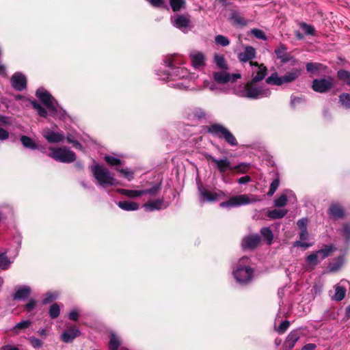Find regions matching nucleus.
I'll return each mask as SVG.
<instances>
[{"label":"nucleus","mask_w":350,"mask_h":350,"mask_svg":"<svg viewBox=\"0 0 350 350\" xmlns=\"http://www.w3.org/2000/svg\"><path fill=\"white\" fill-rule=\"evenodd\" d=\"M36 96L46 107L51 115L57 113V110L53 102L55 99L48 91L43 88H39L36 90Z\"/></svg>","instance_id":"nucleus-5"},{"label":"nucleus","mask_w":350,"mask_h":350,"mask_svg":"<svg viewBox=\"0 0 350 350\" xmlns=\"http://www.w3.org/2000/svg\"><path fill=\"white\" fill-rule=\"evenodd\" d=\"M251 33L258 39H260L262 40H267V37L265 35V32L259 29H252L251 30Z\"/></svg>","instance_id":"nucleus-48"},{"label":"nucleus","mask_w":350,"mask_h":350,"mask_svg":"<svg viewBox=\"0 0 350 350\" xmlns=\"http://www.w3.org/2000/svg\"><path fill=\"white\" fill-rule=\"evenodd\" d=\"M250 203L249 197L245 195L234 196L229 198L228 200L222 202L219 206L221 207H234Z\"/></svg>","instance_id":"nucleus-9"},{"label":"nucleus","mask_w":350,"mask_h":350,"mask_svg":"<svg viewBox=\"0 0 350 350\" xmlns=\"http://www.w3.org/2000/svg\"><path fill=\"white\" fill-rule=\"evenodd\" d=\"M36 305L37 301L33 299H31L25 305H24L23 310L24 311L29 313L36 308Z\"/></svg>","instance_id":"nucleus-50"},{"label":"nucleus","mask_w":350,"mask_h":350,"mask_svg":"<svg viewBox=\"0 0 350 350\" xmlns=\"http://www.w3.org/2000/svg\"><path fill=\"white\" fill-rule=\"evenodd\" d=\"M21 142L23 144V146L26 148L31 150H36L38 148L37 144L35 143V142L29 137L26 135H22L21 137Z\"/></svg>","instance_id":"nucleus-28"},{"label":"nucleus","mask_w":350,"mask_h":350,"mask_svg":"<svg viewBox=\"0 0 350 350\" xmlns=\"http://www.w3.org/2000/svg\"><path fill=\"white\" fill-rule=\"evenodd\" d=\"M338 77L340 80L344 81L348 85H350V72H348L347 70H339L338 72Z\"/></svg>","instance_id":"nucleus-46"},{"label":"nucleus","mask_w":350,"mask_h":350,"mask_svg":"<svg viewBox=\"0 0 350 350\" xmlns=\"http://www.w3.org/2000/svg\"><path fill=\"white\" fill-rule=\"evenodd\" d=\"M51 156L55 161L62 163H68L74 162L76 160L75 153L66 147L53 149Z\"/></svg>","instance_id":"nucleus-6"},{"label":"nucleus","mask_w":350,"mask_h":350,"mask_svg":"<svg viewBox=\"0 0 350 350\" xmlns=\"http://www.w3.org/2000/svg\"><path fill=\"white\" fill-rule=\"evenodd\" d=\"M105 161L111 166H116L122 164V161L120 159L109 155L105 157Z\"/></svg>","instance_id":"nucleus-45"},{"label":"nucleus","mask_w":350,"mask_h":350,"mask_svg":"<svg viewBox=\"0 0 350 350\" xmlns=\"http://www.w3.org/2000/svg\"><path fill=\"white\" fill-rule=\"evenodd\" d=\"M342 233L346 237V238L349 239L350 237V225L345 224L343 226Z\"/></svg>","instance_id":"nucleus-64"},{"label":"nucleus","mask_w":350,"mask_h":350,"mask_svg":"<svg viewBox=\"0 0 350 350\" xmlns=\"http://www.w3.org/2000/svg\"><path fill=\"white\" fill-rule=\"evenodd\" d=\"M335 288V293L333 296V299L340 301L342 300L346 294V288L344 286H341L339 285H336L334 286Z\"/></svg>","instance_id":"nucleus-31"},{"label":"nucleus","mask_w":350,"mask_h":350,"mask_svg":"<svg viewBox=\"0 0 350 350\" xmlns=\"http://www.w3.org/2000/svg\"><path fill=\"white\" fill-rule=\"evenodd\" d=\"M308 219L302 218L297 221V225L300 230H307Z\"/></svg>","instance_id":"nucleus-58"},{"label":"nucleus","mask_w":350,"mask_h":350,"mask_svg":"<svg viewBox=\"0 0 350 350\" xmlns=\"http://www.w3.org/2000/svg\"><path fill=\"white\" fill-rule=\"evenodd\" d=\"M287 200L286 195L282 194L275 200L274 204L277 207H282L286 204Z\"/></svg>","instance_id":"nucleus-49"},{"label":"nucleus","mask_w":350,"mask_h":350,"mask_svg":"<svg viewBox=\"0 0 350 350\" xmlns=\"http://www.w3.org/2000/svg\"><path fill=\"white\" fill-rule=\"evenodd\" d=\"M170 5L173 12H176L181 9L185 8L186 5L185 0H169Z\"/></svg>","instance_id":"nucleus-33"},{"label":"nucleus","mask_w":350,"mask_h":350,"mask_svg":"<svg viewBox=\"0 0 350 350\" xmlns=\"http://www.w3.org/2000/svg\"><path fill=\"white\" fill-rule=\"evenodd\" d=\"M328 256V245H325L323 250L317 251L308 255L306 261L311 267L310 269H313L314 267L321 260L325 259Z\"/></svg>","instance_id":"nucleus-8"},{"label":"nucleus","mask_w":350,"mask_h":350,"mask_svg":"<svg viewBox=\"0 0 350 350\" xmlns=\"http://www.w3.org/2000/svg\"><path fill=\"white\" fill-rule=\"evenodd\" d=\"M60 314V308L57 303L53 304L49 310V314L53 319L57 318Z\"/></svg>","instance_id":"nucleus-42"},{"label":"nucleus","mask_w":350,"mask_h":350,"mask_svg":"<svg viewBox=\"0 0 350 350\" xmlns=\"http://www.w3.org/2000/svg\"><path fill=\"white\" fill-rule=\"evenodd\" d=\"M168 204H165L163 198H158L155 200H149L145 204L144 207L150 211L166 208Z\"/></svg>","instance_id":"nucleus-17"},{"label":"nucleus","mask_w":350,"mask_h":350,"mask_svg":"<svg viewBox=\"0 0 350 350\" xmlns=\"http://www.w3.org/2000/svg\"><path fill=\"white\" fill-rule=\"evenodd\" d=\"M256 56V51L253 46H247L244 52L239 54V59L241 62H246L254 59Z\"/></svg>","instance_id":"nucleus-20"},{"label":"nucleus","mask_w":350,"mask_h":350,"mask_svg":"<svg viewBox=\"0 0 350 350\" xmlns=\"http://www.w3.org/2000/svg\"><path fill=\"white\" fill-rule=\"evenodd\" d=\"M260 234L268 241V244H271L273 239V234L270 228H262L260 230Z\"/></svg>","instance_id":"nucleus-39"},{"label":"nucleus","mask_w":350,"mask_h":350,"mask_svg":"<svg viewBox=\"0 0 350 350\" xmlns=\"http://www.w3.org/2000/svg\"><path fill=\"white\" fill-rule=\"evenodd\" d=\"M165 65L171 68L172 70H178V68H176L173 64V59L172 57H168L165 60Z\"/></svg>","instance_id":"nucleus-63"},{"label":"nucleus","mask_w":350,"mask_h":350,"mask_svg":"<svg viewBox=\"0 0 350 350\" xmlns=\"http://www.w3.org/2000/svg\"><path fill=\"white\" fill-rule=\"evenodd\" d=\"M31 345L34 347V348H40L43 345V342L41 340H40L39 338H36V337H30L29 339Z\"/></svg>","instance_id":"nucleus-55"},{"label":"nucleus","mask_w":350,"mask_h":350,"mask_svg":"<svg viewBox=\"0 0 350 350\" xmlns=\"http://www.w3.org/2000/svg\"><path fill=\"white\" fill-rule=\"evenodd\" d=\"M68 317L70 320L77 321L79 319V312L76 310H72L70 312Z\"/></svg>","instance_id":"nucleus-61"},{"label":"nucleus","mask_w":350,"mask_h":350,"mask_svg":"<svg viewBox=\"0 0 350 350\" xmlns=\"http://www.w3.org/2000/svg\"><path fill=\"white\" fill-rule=\"evenodd\" d=\"M10 81L13 88L17 91H23L27 88V79L21 72H15L12 76Z\"/></svg>","instance_id":"nucleus-11"},{"label":"nucleus","mask_w":350,"mask_h":350,"mask_svg":"<svg viewBox=\"0 0 350 350\" xmlns=\"http://www.w3.org/2000/svg\"><path fill=\"white\" fill-rule=\"evenodd\" d=\"M256 83L252 80L245 83L243 92L244 97L256 100L267 96L270 94L268 90H265L262 87L256 85Z\"/></svg>","instance_id":"nucleus-4"},{"label":"nucleus","mask_w":350,"mask_h":350,"mask_svg":"<svg viewBox=\"0 0 350 350\" xmlns=\"http://www.w3.org/2000/svg\"><path fill=\"white\" fill-rule=\"evenodd\" d=\"M91 171L100 186H113L116 184V180L110 174L109 170L103 168L99 164L92 165Z\"/></svg>","instance_id":"nucleus-2"},{"label":"nucleus","mask_w":350,"mask_h":350,"mask_svg":"<svg viewBox=\"0 0 350 350\" xmlns=\"http://www.w3.org/2000/svg\"><path fill=\"white\" fill-rule=\"evenodd\" d=\"M30 293L31 288L29 286H24L16 291V293L13 295V299L21 300L26 299L29 297Z\"/></svg>","instance_id":"nucleus-25"},{"label":"nucleus","mask_w":350,"mask_h":350,"mask_svg":"<svg viewBox=\"0 0 350 350\" xmlns=\"http://www.w3.org/2000/svg\"><path fill=\"white\" fill-rule=\"evenodd\" d=\"M175 23L178 28L187 27L189 26V19L183 15H179L176 18Z\"/></svg>","instance_id":"nucleus-40"},{"label":"nucleus","mask_w":350,"mask_h":350,"mask_svg":"<svg viewBox=\"0 0 350 350\" xmlns=\"http://www.w3.org/2000/svg\"><path fill=\"white\" fill-rule=\"evenodd\" d=\"M340 101L342 105L347 108H350V94L347 93H343L340 96Z\"/></svg>","instance_id":"nucleus-51"},{"label":"nucleus","mask_w":350,"mask_h":350,"mask_svg":"<svg viewBox=\"0 0 350 350\" xmlns=\"http://www.w3.org/2000/svg\"><path fill=\"white\" fill-rule=\"evenodd\" d=\"M118 171L122 174L127 180H131L133 178V173L126 169H120Z\"/></svg>","instance_id":"nucleus-59"},{"label":"nucleus","mask_w":350,"mask_h":350,"mask_svg":"<svg viewBox=\"0 0 350 350\" xmlns=\"http://www.w3.org/2000/svg\"><path fill=\"white\" fill-rule=\"evenodd\" d=\"M232 20L237 23L239 25H245V20L243 18L239 16L237 14H233L232 16Z\"/></svg>","instance_id":"nucleus-60"},{"label":"nucleus","mask_w":350,"mask_h":350,"mask_svg":"<svg viewBox=\"0 0 350 350\" xmlns=\"http://www.w3.org/2000/svg\"><path fill=\"white\" fill-rule=\"evenodd\" d=\"M118 192L121 194L126 196L129 198H137L142 196V190H130L125 189H118Z\"/></svg>","instance_id":"nucleus-32"},{"label":"nucleus","mask_w":350,"mask_h":350,"mask_svg":"<svg viewBox=\"0 0 350 350\" xmlns=\"http://www.w3.org/2000/svg\"><path fill=\"white\" fill-rule=\"evenodd\" d=\"M215 42L217 44L221 45L222 46H226L230 44L229 39L222 35L216 36L215 38Z\"/></svg>","instance_id":"nucleus-44"},{"label":"nucleus","mask_w":350,"mask_h":350,"mask_svg":"<svg viewBox=\"0 0 350 350\" xmlns=\"http://www.w3.org/2000/svg\"><path fill=\"white\" fill-rule=\"evenodd\" d=\"M247 260L248 258L247 257L241 258L237 269L233 272L234 278L239 283L247 284L253 278V269L249 266H243L241 265V262L244 263Z\"/></svg>","instance_id":"nucleus-3"},{"label":"nucleus","mask_w":350,"mask_h":350,"mask_svg":"<svg viewBox=\"0 0 350 350\" xmlns=\"http://www.w3.org/2000/svg\"><path fill=\"white\" fill-rule=\"evenodd\" d=\"M260 243L259 235H252L245 237L243 240L242 246L244 249L254 250L258 247Z\"/></svg>","instance_id":"nucleus-13"},{"label":"nucleus","mask_w":350,"mask_h":350,"mask_svg":"<svg viewBox=\"0 0 350 350\" xmlns=\"http://www.w3.org/2000/svg\"><path fill=\"white\" fill-rule=\"evenodd\" d=\"M204 130L212 136L217 137L219 139H224L228 144L232 146L238 145V142L235 136L228 129L221 124H211L209 126H205Z\"/></svg>","instance_id":"nucleus-1"},{"label":"nucleus","mask_w":350,"mask_h":350,"mask_svg":"<svg viewBox=\"0 0 350 350\" xmlns=\"http://www.w3.org/2000/svg\"><path fill=\"white\" fill-rule=\"evenodd\" d=\"M313 90L319 93H324L328 90V80L325 79H314L312 86Z\"/></svg>","instance_id":"nucleus-19"},{"label":"nucleus","mask_w":350,"mask_h":350,"mask_svg":"<svg viewBox=\"0 0 350 350\" xmlns=\"http://www.w3.org/2000/svg\"><path fill=\"white\" fill-rule=\"evenodd\" d=\"M56 299H57L56 295L49 292L44 295V297L42 299V303L43 305H46L48 304H50L51 302H52L53 300H55Z\"/></svg>","instance_id":"nucleus-52"},{"label":"nucleus","mask_w":350,"mask_h":350,"mask_svg":"<svg viewBox=\"0 0 350 350\" xmlns=\"http://www.w3.org/2000/svg\"><path fill=\"white\" fill-rule=\"evenodd\" d=\"M294 246L301 247H304V249H307L311 246V244L308 243H304L303 241H297L294 243Z\"/></svg>","instance_id":"nucleus-62"},{"label":"nucleus","mask_w":350,"mask_h":350,"mask_svg":"<svg viewBox=\"0 0 350 350\" xmlns=\"http://www.w3.org/2000/svg\"><path fill=\"white\" fill-rule=\"evenodd\" d=\"M11 261L8 258L5 252L0 254V269L6 270L9 268Z\"/></svg>","instance_id":"nucleus-41"},{"label":"nucleus","mask_w":350,"mask_h":350,"mask_svg":"<svg viewBox=\"0 0 350 350\" xmlns=\"http://www.w3.org/2000/svg\"><path fill=\"white\" fill-rule=\"evenodd\" d=\"M198 192L200 193V201L202 202L217 201L219 200L221 196L224 194L222 191H219V193L211 192L202 184L198 185Z\"/></svg>","instance_id":"nucleus-10"},{"label":"nucleus","mask_w":350,"mask_h":350,"mask_svg":"<svg viewBox=\"0 0 350 350\" xmlns=\"http://www.w3.org/2000/svg\"><path fill=\"white\" fill-rule=\"evenodd\" d=\"M299 74L297 70L287 72L284 76L281 77L282 84L294 81L299 77Z\"/></svg>","instance_id":"nucleus-29"},{"label":"nucleus","mask_w":350,"mask_h":350,"mask_svg":"<svg viewBox=\"0 0 350 350\" xmlns=\"http://www.w3.org/2000/svg\"><path fill=\"white\" fill-rule=\"evenodd\" d=\"M325 68V66L319 63L308 62L306 64V70L312 75H317Z\"/></svg>","instance_id":"nucleus-26"},{"label":"nucleus","mask_w":350,"mask_h":350,"mask_svg":"<svg viewBox=\"0 0 350 350\" xmlns=\"http://www.w3.org/2000/svg\"><path fill=\"white\" fill-rule=\"evenodd\" d=\"M215 63L217 66V67L222 70H228V66L226 62L225 58L223 55L215 54Z\"/></svg>","instance_id":"nucleus-37"},{"label":"nucleus","mask_w":350,"mask_h":350,"mask_svg":"<svg viewBox=\"0 0 350 350\" xmlns=\"http://www.w3.org/2000/svg\"><path fill=\"white\" fill-rule=\"evenodd\" d=\"M232 172H236L240 174L246 173L250 169V164H247L245 163H241L237 165L232 166Z\"/></svg>","instance_id":"nucleus-43"},{"label":"nucleus","mask_w":350,"mask_h":350,"mask_svg":"<svg viewBox=\"0 0 350 350\" xmlns=\"http://www.w3.org/2000/svg\"><path fill=\"white\" fill-rule=\"evenodd\" d=\"M31 324V322L30 320L23 321H21V322L18 323L15 325L14 329L15 330L24 329H26V328L29 327V326Z\"/></svg>","instance_id":"nucleus-54"},{"label":"nucleus","mask_w":350,"mask_h":350,"mask_svg":"<svg viewBox=\"0 0 350 350\" xmlns=\"http://www.w3.org/2000/svg\"><path fill=\"white\" fill-rule=\"evenodd\" d=\"M81 332L75 326L69 327L66 332H64L62 336L61 339L66 343L72 342L75 338L79 336Z\"/></svg>","instance_id":"nucleus-12"},{"label":"nucleus","mask_w":350,"mask_h":350,"mask_svg":"<svg viewBox=\"0 0 350 350\" xmlns=\"http://www.w3.org/2000/svg\"><path fill=\"white\" fill-rule=\"evenodd\" d=\"M204 157L208 161H211L216 165V167L221 174H224L227 171H232V165L230 160L227 157L221 159H217L211 154H204Z\"/></svg>","instance_id":"nucleus-7"},{"label":"nucleus","mask_w":350,"mask_h":350,"mask_svg":"<svg viewBox=\"0 0 350 350\" xmlns=\"http://www.w3.org/2000/svg\"><path fill=\"white\" fill-rule=\"evenodd\" d=\"M329 213L335 219H343L345 217L344 207L338 203H332L329 206Z\"/></svg>","instance_id":"nucleus-15"},{"label":"nucleus","mask_w":350,"mask_h":350,"mask_svg":"<svg viewBox=\"0 0 350 350\" xmlns=\"http://www.w3.org/2000/svg\"><path fill=\"white\" fill-rule=\"evenodd\" d=\"M43 136L49 143H58L64 139V136L63 134L59 133H55L52 131H45L44 132Z\"/></svg>","instance_id":"nucleus-21"},{"label":"nucleus","mask_w":350,"mask_h":350,"mask_svg":"<svg viewBox=\"0 0 350 350\" xmlns=\"http://www.w3.org/2000/svg\"><path fill=\"white\" fill-rule=\"evenodd\" d=\"M287 214L286 209H273L267 213V216L273 219H282Z\"/></svg>","instance_id":"nucleus-30"},{"label":"nucleus","mask_w":350,"mask_h":350,"mask_svg":"<svg viewBox=\"0 0 350 350\" xmlns=\"http://www.w3.org/2000/svg\"><path fill=\"white\" fill-rule=\"evenodd\" d=\"M120 342L118 337L114 334L110 335V340L109 342V350H120Z\"/></svg>","instance_id":"nucleus-38"},{"label":"nucleus","mask_w":350,"mask_h":350,"mask_svg":"<svg viewBox=\"0 0 350 350\" xmlns=\"http://www.w3.org/2000/svg\"><path fill=\"white\" fill-rule=\"evenodd\" d=\"M289 326H290V321L285 320L280 324V325L277 328L276 331L279 334H284L287 330V329L288 328Z\"/></svg>","instance_id":"nucleus-53"},{"label":"nucleus","mask_w":350,"mask_h":350,"mask_svg":"<svg viewBox=\"0 0 350 350\" xmlns=\"http://www.w3.org/2000/svg\"><path fill=\"white\" fill-rule=\"evenodd\" d=\"M214 80L219 84H225L230 81V73L226 72H217L213 75Z\"/></svg>","instance_id":"nucleus-27"},{"label":"nucleus","mask_w":350,"mask_h":350,"mask_svg":"<svg viewBox=\"0 0 350 350\" xmlns=\"http://www.w3.org/2000/svg\"><path fill=\"white\" fill-rule=\"evenodd\" d=\"M300 338V332L297 330H293L291 332L286 338L284 343V347L285 350H291L295 343L298 341Z\"/></svg>","instance_id":"nucleus-14"},{"label":"nucleus","mask_w":350,"mask_h":350,"mask_svg":"<svg viewBox=\"0 0 350 350\" xmlns=\"http://www.w3.org/2000/svg\"><path fill=\"white\" fill-rule=\"evenodd\" d=\"M191 63L195 68H198L205 65L206 57L205 55L199 51H196L190 54Z\"/></svg>","instance_id":"nucleus-16"},{"label":"nucleus","mask_w":350,"mask_h":350,"mask_svg":"<svg viewBox=\"0 0 350 350\" xmlns=\"http://www.w3.org/2000/svg\"><path fill=\"white\" fill-rule=\"evenodd\" d=\"M31 104L32 107L36 109L40 117L46 118L48 116V112L46 109L43 107L38 101L32 100L31 101Z\"/></svg>","instance_id":"nucleus-35"},{"label":"nucleus","mask_w":350,"mask_h":350,"mask_svg":"<svg viewBox=\"0 0 350 350\" xmlns=\"http://www.w3.org/2000/svg\"><path fill=\"white\" fill-rule=\"evenodd\" d=\"M161 189V182L154 185L150 189L142 190V196L144 194H149L152 197H155Z\"/></svg>","instance_id":"nucleus-34"},{"label":"nucleus","mask_w":350,"mask_h":350,"mask_svg":"<svg viewBox=\"0 0 350 350\" xmlns=\"http://www.w3.org/2000/svg\"><path fill=\"white\" fill-rule=\"evenodd\" d=\"M268 69L264 64H260V68L256 72V75L253 76L252 81L253 82L258 83L263 80L267 75Z\"/></svg>","instance_id":"nucleus-24"},{"label":"nucleus","mask_w":350,"mask_h":350,"mask_svg":"<svg viewBox=\"0 0 350 350\" xmlns=\"http://www.w3.org/2000/svg\"><path fill=\"white\" fill-rule=\"evenodd\" d=\"M150 5L157 8H164L165 0H147Z\"/></svg>","instance_id":"nucleus-56"},{"label":"nucleus","mask_w":350,"mask_h":350,"mask_svg":"<svg viewBox=\"0 0 350 350\" xmlns=\"http://www.w3.org/2000/svg\"><path fill=\"white\" fill-rule=\"evenodd\" d=\"M301 27L306 34L314 35L315 30L312 26L304 23L301 25Z\"/></svg>","instance_id":"nucleus-57"},{"label":"nucleus","mask_w":350,"mask_h":350,"mask_svg":"<svg viewBox=\"0 0 350 350\" xmlns=\"http://www.w3.org/2000/svg\"><path fill=\"white\" fill-rule=\"evenodd\" d=\"M278 59H280L282 63H287L291 59V56L287 53V47L285 44L280 43L279 46L274 51Z\"/></svg>","instance_id":"nucleus-18"},{"label":"nucleus","mask_w":350,"mask_h":350,"mask_svg":"<svg viewBox=\"0 0 350 350\" xmlns=\"http://www.w3.org/2000/svg\"><path fill=\"white\" fill-rule=\"evenodd\" d=\"M118 206L121 209L126 211H136L139 208V205L138 203L128 200L118 202Z\"/></svg>","instance_id":"nucleus-23"},{"label":"nucleus","mask_w":350,"mask_h":350,"mask_svg":"<svg viewBox=\"0 0 350 350\" xmlns=\"http://www.w3.org/2000/svg\"><path fill=\"white\" fill-rule=\"evenodd\" d=\"M344 262V255L341 251L336 257L332 258L329 263V271H336L340 269Z\"/></svg>","instance_id":"nucleus-22"},{"label":"nucleus","mask_w":350,"mask_h":350,"mask_svg":"<svg viewBox=\"0 0 350 350\" xmlns=\"http://www.w3.org/2000/svg\"><path fill=\"white\" fill-rule=\"evenodd\" d=\"M280 185V179L279 178H275L271 183L269 187V190L267 193L269 196H271L274 194L275 191L278 189V186Z\"/></svg>","instance_id":"nucleus-47"},{"label":"nucleus","mask_w":350,"mask_h":350,"mask_svg":"<svg viewBox=\"0 0 350 350\" xmlns=\"http://www.w3.org/2000/svg\"><path fill=\"white\" fill-rule=\"evenodd\" d=\"M266 83L269 85H282L281 77H280L277 72L272 73L269 77L266 79Z\"/></svg>","instance_id":"nucleus-36"}]
</instances>
